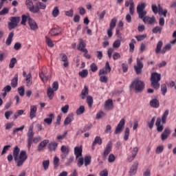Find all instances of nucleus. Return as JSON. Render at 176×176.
Returning a JSON list of instances; mask_svg holds the SVG:
<instances>
[{"label": "nucleus", "instance_id": "nucleus-15", "mask_svg": "<svg viewBox=\"0 0 176 176\" xmlns=\"http://www.w3.org/2000/svg\"><path fill=\"white\" fill-rule=\"evenodd\" d=\"M50 141L49 140H44L40 142V144L37 146V151L38 152H41V151H43L49 144Z\"/></svg>", "mask_w": 176, "mask_h": 176}, {"label": "nucleus", "instance_id": "nucleus-62", "mask_svg": "<svg viewBox=\"0 0 176 176\" xmlns=\"http://www.w3.org/2000/svg\"><path fill=\"white\" fill-rule=\"evenodd\" d=\"M105 116V113L104 111H100L96 114V119H102Z\"/></svg>", "mask_w": 176, "mask_h": 176}, {"label": "nucleus", "instance_id": "nucleus-5", "mask_svg": "<svg viewBox=\"0 0 176 176\" xmlns=\"http://www.w3.org/2000/svg\"><path fill=\"white\" fill-rule=\"evenodd\" d=\"M161 79L162 75L160 74H158L157 72L152 73L151 78V87L157 90V89L160 87V83H159V82H160Z\"/></svg>", "mask_w": 176, "mask_h": 176}, {"label": "nucleus", "instance_id": "nucleus-44", "mask_svg": "<svg viewBox=\"0 0 176 176\" xmlns=\"http://www.w3.org/2000/svg\"><path fill=\"white\" fill-rule=\"evenodd\" d=\"M17 63V59L16 58H12L9 64L10 68H14V64Z\"/></svg>", "mask_w": 176, "mask_h": 176}, {"label": "nucleus", "instance_id": "nucleus-61", "mask_svg": "<svg viewBox=\"0 0 176 176\" xmlns=\"http://www.w3.org/2000/svg\"><path fill=\"white\" fill-rule=\"evenodd\" d=\"M18 93L21 97L24 96V87H20L18 88Z\"/></svg>", "mask_w": 176, "mask_h": 176}, {"label": "nucleus", "instance_id": "nucleus-31", "mask_svg": "<svg viewBox=\"0 0 176 176\" xmlns=\"http://www.w3.org/2000/svg\"><path fill=\"white\" fill-rule=\"evenodd\" d=\"M17 82H19V74H15L14 78L11 80V86L12 87H17Z\"/></svg>", "mask_w": 176, "mask_h": 176}, {"label": "nucleus", "instance_id": "nucleus-41", "mask_svg": "<svg viewBox=\"0 0 176 176\" xmlns=\"http://www.w3.org/2000/svg\"><path fill=\"white\" fill-rule=\"evenodd\" d=\"M85 112V106H80L77 110H76V115H82Z\"/></svg>", "mask_w": 176, "mask_h": 176}, {"label": "nucleus", "instance_id": "nucleus-7", "mask_svg": "<svg viewBox=\"0 0 176 176\" xmlns=\"http://www.w3.org/2000/svg\"><path fill=\"white\" fill-rule=\"evenodd\" d=\"M40 9L45 10V9H46V4L38 1L36 3V6L30 8V12H32V13H38Z\"/></svg>", "mask_w": 176, "mask_h": 176}, {"label": "nucleus", "instance_id": "nucleus-59", "mask_svg": "<svg viewBox=\"0 0 176 176\" xmlns=\"http://www.w3.org/2000/svg\"><path fill=\"white\" fill-rule=\"evenodd\" d=\"M49 164H50L49 160H45L43 162V167L44 170H47V168H49Z\"/></svg>", "mask_w": 176, "mask_h": 176}, {"label": "nucleus", "instance_id": "nucleus-13", "mask_svg": "<svg viewBox=\"0 0 176 176\" xmlns=\"http://www.w3.org/2000/svg\"><path fill=\"white\" fill-rule=\"evenodd\" d=\"M124 126V119H122L118 123L116 130L114 131V134H120L123 131V127Z\"/></svg>", "mask_w": 176, "mask_h": 176}, {"label": "nucleus", "instance_id": "nucleus-16", "mask_svg": "<svg viewBox=\"0 0 176 176\" xmlns=\"http://www.w3.org/2000/svg\"><path fill=\"white\" fill-rule=\"evenodd\" d=\"M138 168V161H135L132 165L129 173L130 176L135 175V173H137V170Z\"/></svg>", "mask_w": 176, "mask_h": 176}, {"label": "nucleus", "instance_id": "nucleus-26", "mask_svg": "<svg viewBox=\"0 0 176 176\" xmlns=\"http://www.w3.org/2000/svg\"><path fill=\"white\" fill-rule=\"evenodd\" d=\"M54 118V114L53 113H50L48 115V118L44 119L43 122L45 123H46V124L50 125L52 124V122H53V119Z\"/></svg>", "mask_w": 176, "mask_h": 176}, {"label": "nucleus", "instance_id": "nucleus-58", "mask_svg": "<svg viewBox=\"0 0 176 176\" xmlns=\"http://www.w3.org/2000/svg\"><path fill=\"white\" fill-rule=\"evenodd\" d=\"M52 90L54 91H57V90H58V82L57 81H55L53 82Z\"/></svg>", "mask_w": 176, "mask_h": 176}, {"label": "nucleus", "instance_id": "nucleus-3", "mask_svg": "<svg viewBox=\"0 0 176 176\" xmlns=\"http://www.w3.org/2000/svg\"><path fill=\"white\" fill-rule=\"evenodd\" d=\"M168 116V110H166L162 117V118H157L155 126L157 127V131L158 133H162L163 131V129H164V126L163 124H166L167 122V117ZM162 122L163 124H162Z\"/></svg>", "mask_w": 176, "mask_h": 176}, {"label": "nucleus", "instance_id": "nucleus-24", "mask_svg": "<svg viewBox=\"0 0 176 176\" xmlns=\"http://www.w3.org/2000/svg\"><path fill=\"white\" fill-rule=\"evenodd\" d=\"M87 96H89V87H87V86H85L84 89L81 91L80 97L82 100H85Z\"/></svg>", "mask_w": 176, "mask_h": 176}, {"label": "nucleus", "instance_id": "nucleus-20", "mask_svg": "<svg viewBox=\"0 0 176 176\" xmlns=\"http://www.w3.org/2000/svg\"><path fill=\"white\" fill-rule=\"evenodd\" d=\"M29 25L30 27V29L33 31H35V30H38V25L36 24V22L34 21L31 17L28 18Z\"/></svg>", "mask_w": 176, "mask_h": 176}, {"label": "nucleus", "instance_id": "nucleus-1", "mask_svg": "<svg viewBox=\"0 0 176 176\" xmlns=\"http://www.w3.org/2000/svg\"><path fill=\"white\" fill-rule=\"evenodd\" d=\"M146 8V4L145 3H142L138 4L137 6V13L138 14V18L142 20L145 24H153L155 23V16L149 17L146 16L147 12L145 10Z\"/></svg>", "mask_w": 176, "mask_h": 176}, {"label": "nucleus", "instance_id": "nucleus-2", "mask_svg": "<svg viewBox=\"0 0 176 176\" xmlns=\"http://www.w3.org/2000/svg\"><path fill=\"white\" fill-rule=\"evenodd\" d=\"M13 157L16 163L17 167H21V166L24 164L25 160L28 159V155H27V152L25 151H21L20 152L19 146H16L13 151Z\"/></svg>", "mask_w": 176, "mask_h": 176}, {"label": "nucleus", "instance_id": "nucleus-47", "mask_svg": "<svg viewBox=\"0 0 176 176\" xmlns=\"http://www.w3.org/2000/svg\"><path fill=\"white\" fill-rule=\"evenodd\" d=\"M85 162V166H89L90 164V162H91V157L90 156H86L84 160Z\"/></svg>", "mask_w": 176, "mask_h": 176}, {"label": "nucleus", "instance_id": "nucleus-40", "mask_svg": "<svg viewBox=\"0 0 176 176\" xmlns=\"http://www.w3.org/2000/svg\"><path fill=\"white\" fill-rule=\"evenodd\" d=\"M60 14V10H58V7L56 6L54 7L53 11H52V16L53 17H57Z\"/></svg>", "mask_w": 176, "mask_h": 176}, {"label": "nucleus", "instance_id": "nucleus-50", "mask_svg": "<svg viewBox=\"0 0 176 176\" xmlns=\"http://www.w3.org/2000/svg\"><path fill=\"white\" fill-rule=\"evenodd\" d=\"M91 72H96L98 69V67L96 66V63H91L90 65Z\"/></svg>", "mask_w": 176, "mask_h": 176}, {"label": "nucleus", "instance_id": "nucleus-37", "mask_svg": "<svg viewBox=\"0 0 176 176\" xmlns=\"http://www.w3.org/2000/svg\"><path fill=\"white\" fill-rule=\"evenodd\" d=\"M34 126H30L28 132V138L34 139Z\"/></svg>", "mask_w": 176, "mask_h": 176}, {"label": "nucleus", "instance_id": "nucleus-52", "mask_svg": "<svg viewBox=\"0 0 176 176\" xmlns=\"http://www.w3.org/2000/svg\"><path fill=\"white\" fill-rule=\"evenodd\" d=\"M113 47L115 49H118V47H120V40H116L114 41L113 44Z\"/></svg>", "mask_w": 176, "mask_h": 176}, {"label": "nucleus", "instance_id": "nucleus-29", "mask_svg": "<svg viewBox=\"0 0 176 176\" xmlns=\"http://www.w3.org/2000/svg\"><path fill=\"white\" fill-rule=\"evenodd\" d=\"M23 76L26 77L25 82H26L27 86L31 85V82H31V78H32V75H31V73H29L27 75V73H25V72H23Z\"/></svg>", "mask_w": 176, "mask_h": 176}, {"label": "nucleus", "instance_id": "nucleus-51", "mask_svg": "<svg viewBox=\"0 0 176 176\" xmlns=\"http://www.w3.org/2000/svg\"><path fill=\"white\" fill-rule=\"evenodd\" d=\"M60 163V159H58V157H55L54 158V166L55 167V168H57V167H58L59 164Z\"/></svg>", "mask_w": 176, "mask_h": 176}, {"label": "nucleus", "instance_id": "nucleus-27", "mask_svg": "<svg viewBox=\"0 0 176 176\" xmlns=\"http://www.w3.org/2000/svg\"><path fill=\"white\" fill-rule=\"evenodd\" d=\"M54 91L51 87H49L47 89V96L50 100H53V97H54Z\"/></svg>", "mask_w": 176, "mask_h": 176}, {"label": "nucleus", "instance_id": "nucleus-25", "mask_svg": "<svg viewBox=\"0 0 176 176\" xmlns=\"http://www.w3.org/2000/svg\"><path fill=\"white\" fill-rule=\"evenodd\" d=\"M74 120V113L69 114L64 121V126H68Z\"/></svg>", "mask_w": 176, "mask_h": 176}, {"label": "nucleus", "instance_id": "nucleus-48", "mask_svg": "<svg viewBox=\"0 0 176 176\" xmlns=\"http://www.w3.org/2000/svg\"><path fill=\"white\" fill-rule=\"evenodd\" d=\"M163 151H164V147L163 146H158L156 148L155 153L159 155L160 153H162V152H163Z\"/></svg>", "mask_w": 176, "mask_h": 176}, {"label": "nucleus", "instance_id": "nucleus-18", "mask_svg": "<svg viewBox=\"0 0 176 176\" xmlns=\"http://www.w3.org/2000/svg\"><path fill=\"white\" fill-rule=\"evenodd\" d=\"M60 56L61 57V61L63 62V67H65V68H67V67H69V62H68V56H67L65 54H60Z\"/></svg>", "mask_w": 176, "mask_h": 176}, {"label": "nucleus", "instance_id": "nucleus-54", "mask_svg": "<svg viewBox=\"0 0 176 176\" xmlns=\"http://www.w3.org/2000/svg\"><path fill=\"white\" fill-rule=\"evenodd\" d=\"M153 34H157V32L161 34L162 33V28H160L159 26H156L155 28H154L153 29Z\"/></svg>", "mask_w": 176, "mask_h": 176}, {"label": "nucleus", "instance_id": "nucleus-4", "mask_svg": "<svg viewBox=\"0 0 176 176\" xmlns=\"http://www.w3.org/2000/svg\"><path fill=\"white\" fill-rule=\"evenodd\" d=\"M131 90H135L136 93H141L145 89V83L138 78L133 80L130 85Z\"/></svg>", "mask_w": 176, "mask_h": 176}, {"label": "nucleus", "instance_id": "nucleus-28", "mask_svg": "<svg viewBox=\"0 0 176 176\" xmlns=\"http://www.w3.org/2000/svg\"><path fill=\"white\" fill-rule=\"evenodd\" d=\"M160 104L159 102V100L154 98L150 101V106L151 108H157L160 107Z\"/></svg>", "mask_w": 176, "mask_h": 176}, {"label": "nucleus", "instance_id": "nucleus-14", "mask_svg": "<svg viewBox=\"0 0 176 176\" xmlns=\"http://www.w3.org/2000/svg\"><path fill=\"white\" fill-rule=\"evenodd\" d=\"M162 46H163V41H160L157 45V47L155 49V53L159 54L162 53V54H164V53H166V52H167V50L166 49V47H163L162 50Z\"/></svg>", "mask_w": 176, "mask_h": 176}, {"label": "nucleus", "instance_id": "nucleus-32", "mask_svg": "<svg viewBox=\"0 0 176 176\" xmlns=\"http://www.w3.org/2000/svg\"><path fill=\"white\" fill-rule=\"evenodd\" d=\"M13 36H14V33L12 32L9 34L6 41L7 46H10V45H12V39H13Z\"/></svg>", "mask_w": 176, "mask_h": 176}, {"label": "nucleus", "instance_id": "nucleus-49", "mask_svg": "<svg viewBox=\"0 0 176 176\" xmlns=\"http://www.w3.org/2000/svg\"><path fill=\"white\" fill-rule=\"evenodd\" d=\"M24 130V126H22L19 128H16L13 130L12 135H16V133H19V131H23Z\"/></svg>", "mask_w": 176, "mask_h": 176}, {"label": "nucleus", "instance_id": "nucleus-6", "mask_svg": "<svg viewBox=\"0 0 176 176\" xmlns=\"http://www.w3.org/2000/svg\"><path fill=\"white\" fill-rule=\"evenodd\" d=\"M20 16H11L10 17V22L8 23V28L10 31L17 28L19 23H20Z\"/></svg>", "mask_w": 176, "mask_h": 176}, {"label": "nucleus", "instance_id": "nucleus-30", "mask_svg": "<svg viewBox=\"0 0 176 176\" xmlns=\"http://www.w3.org/2000/svg\"><path fill=\"white\" fill-rule=\"evenodd\" d=\"M60 34H61V30L57 28L52 29L50 31V35H51V36H57V35H60Z\"/></svg>", "mask_w": 176, "mask_h": 176}, {"label": "nucleus", "instance_id": "nucleus-22", "mask_svg": "<svg viewBox=\"0 0 176 176\" xmlns=\"http://www.w3.org/2000/svg\"><path fill=\"white\" fill-rule=\"evenodd\" d=\"M82 146H76L74 148V155H76V159H78V157L82 156Z\"/></svg>", "mask_w": 176, "mask_h": 176}, {"label": "nucleus", "instance_id": "nucleus-53", "mask_svg": "<svg viewBox=\"0 0 176 176\" xmlns=\"http://www.w3.org/2000/svg\"><path fill=\"white\" fill-rule=\"evenodd\" d=\"M40 78L41 80H43V82H47V80H49V77L45 76V74H43V72L40 74Z\"/></svg>", "mask_w": 176, "mask_h": 176}, {"label": "nucleus", "instance_id": "nucleus-63", "mask_svg": "<svg viewBox=\"0 0 176 176\" xmlns=\"http://www.w3.org/2000/svg\"><path fill=\"white\" fill-rule=\"evenodd\" d=\"M100 80L102 83H107V82H108V77L107 76H101L100 77Z\"/></svg>", "mask_w": 176, "mask_h": 176}, {"label": "nucleus", "instance_id": "nucleus-46", "mask_svg": "<svg viewBox=\"0 0 176 176\" xmlns=\"http://www.w3.org/2000/svg\"><path fill=\"white\" fill-rule=\"evenodd\" d=\"M161 91L163 96H166V93H167V85L166 84L161 85Z\"/></svg>", "mask_w": 176, "mask_h": 176}, {"label": "nucleus", "instance_id": "nucleus-12", "mask_svg": "<svg viewBox=\"0 0 176 176\" xmlns=\"http://www.w3.org/2000/svg\"><path fill=\"white\" fill-rule=\"evenodd\" d=\"M131 155H128L127 157V162L129 163L133 162L134 159H135V156H137L138 153V147H134L132 151H131Z\"/></svg>", "mask_w": 176, "mask_h": 176}, {"label": "nucleus", "instance_id": "nucleus-38", "mask_svg": "<svg viewBox=\"0 0 176 176\" xmlns=\"http://www.w3.org/2000/svg\"><path fill=\"white\" fill-rule=\"evenodd\" d=\"M129 13L131 16L134 14V1L130 0Z\"/></svg>", "mask_w": 176, "mask_h": 176}, {"label": "nucleus", "instance_id": "nucleus-36", "mask_svg": "<svg viewBox=\"0 0 176 176\" xmlns=\"http://www.w3.org/2000/svg\"><path fill=\"white\" fill-rule=\"evenodd\" d=\"M93 96H87V103L88 104V106L89 107V108H91V107H93Z\"/></svg>", "mask_w": 176, "mask_h": 176}, {"label": "nucleus", "instance_id": "nucleus-11", "mask_svg": "<svg viewBox=\"0 0 176 176\" xmlns=\"http://www.w3.org/2000/svg\"><path fill=\"white\" fill-rule=\"evenodd\" d=\"M137 75L142 74V68H144V64L141 63L140 58H137V65L133 67Z\"/></svg>", "mask_w": 176, "mask_h": 176}, {"label": "nucleus", "instance_id": "nucleus-45", "mask_svg": "<svg viewBox=\"0 0 176 176\" xmlns=\"http://www.w3.org/2000/svg\"><path fill=\"white\" fill-rule=\"evenodd\" d=\"M129 135H130V129L126 127L125 129V133L124 136V140H125V141H127V140H129Z\"/></svg>", "mask_w": 176, "mask_h": 176}, {"label": "nucleus", "instance_id": "nucleus-42", "mask_svg": "<svg viewBox=\"0 0 176 176\" xmlns=\"http://www.w3.org/2000/svg\"><path fill=\"white\" fill-rule=\"evenodd\" d=\"M93 143L94 144H95L96 145V144H98V145H101V144H102V140L100 136H96Z\"/></svg>", "mask_w": 176, "mask_h": 176}, {"label": "nucleus", "instance_id": "nucleus-23", "mask_svg": "<svg viewBox=\"0 0 176 176\" xmlns=\"http://www.w3.org/2000/svg\"><path fill=\"white\" fill-rule=\"evenodd\" d=\"M36 106H31L30 107V118L32 120L34 118H36Z\"/></svg>", "mask_w": 176, "mask_h": 176}, {"label": "nucleus", "instance_id": "nucleus-21", "mask_svg": "<svg viewBox=\"0 0 176 176\" xmlns=\"http://www.w3.org/2000/svg\"><path fill=\"white\" fill-rule=\"evenodd\" d=\"M104 108L105 109H113V101L112 99H109L104 102Z\"/></svg>", "mask_w": 176, "mask_h": 176}, {"label": "nucleus", "instance_id": "nucleus-34", "mask_svg": "<svg viewBox=\"0 0 176 176\" xmlns=\"http://www.w3.org/2000/svg\"><path fill=\"white\" fill-rule=\"evenodd\" d=\"M78 75L80 78H86L89 75V71L87 69H82L81 72H79Z\"/></svg>", "mask_w": 176, "mask_h": 176}, {"label": "nucleus", "instance_id": "nucleus-10", "mask_svg": "<svg viewBox=\"0 0 176 176\" xmlns=\"http://www.w3.org/2000/svg\"><path fill=\"white\" fill-rule=\"evenodd\" d=\"M109 72H111V66L109 65V62L107 61L104 68L99 71L98 75L99 76H101V75H107Z\"/></svg>", "mask_w": 176, "mask_h": 176}, {"label": "nucleus", "instance_id": "nucleus-55", "mask_svg": "<svg viewBox=\"0 0 176 176\" xmlns=\"http://www.w3.org/2000/svg\"><path fill=\"white\" fill-rule=\"evenodd\" d=\"M68 109H69V105L65 104L61 108V111L63 112V113H67Z\"/></svg>", "mask_w": 176, "mask_h": 176}, {"label": "nucleus", "instance_id": "nucleus-64", "mask_svg": "<svg viewBox=\"0 0 176 176\" xmlns=\"http://www.w3.org/2000/svg\"><path fill=\"white\" fill-rule=\"evenodd\" d=\"M100 176H108V170L104 169L100 171Z\"/></svg>", "mask_w": 176, "mask_h": 176}, {"label": "nucleus", "instance_id": "nucleus-35", "mask_svg": "<svg viewBox=\"0 0 176 176\" xmlns=\"http://www.w3.org/2000/svg\"><path fill=\"white\" fill-rule=\"evenodd\" d=\"M135 43H137V41H135V39L133 38L131 43H129V52L131 53H133V52H134V48L135 47V46L134 45Z\"/></svg>", "mask_w": 176, "mask_h": 176}, {"label": "nucleus", "instance_id": "nucleus-17", "mask_svg": "<svg viewBox=\"0 0 176 176\" xmlns=\"http://www.w3.org/2000/svg\"><path fill=\"white\" fill-rule=\"evenodd\" d=\"M78 50H80V52H87V49H86V43L83 41L82 39H80V43L78 44Z\"/></svg>", "mask_w": 176, "mask_h": 176}, {"label": "nucleus", "instance_id": "nucleus-19", "mask_svg": "<svg viewBox=\"0 0 176 176\" xmlns=\"http://www.w3.org/2000/svg\"><path fill=\"white\" fill-rule=\"evenodd\" d=\"M57 146H58V144L56 142H51L48 144L47 148L50 152H54L56 149H57Z\"/></svg>", "mask_w": 176, "mask_h": 176}, {"label": "nucleus", "instance_id": "nucleus-43", "mask_svg": "<svg viewBox=\"0 0 176 176\" xmlns=\"http://www.w3.org/2000/svg\"><path fill=\"white\" fill-rule=\"evenodd\" d=\"M25 5L27 7H28L30 12H31L30 8L35 6H34V3H32V0H26Z\"/></svg>", "mask_w": 176, "mask_h": 176}, {"label": "nucleus", "instance_id": "nucleus-9", "mask_svg": "<svg viewBox=\"0 0 176 176\" xmlns=\"http://www.w3.org/2000/svg\"><path fill=\"white\" fill-rule=\"evenodd\" d=\"M116 18H113L109 23V28L107 30L108 38H112V31L116 27Z\"/></svg>", "mask_w": 176, "mask_h": 176}, {"label": "nucleus", "instance_id": "nucleus-57", "mask_svg": "<svg viewBox=\"0 0 176 176\" xmlns=\"http://www.w3.org/2000/svg\"><path fill=\"white\" fill-rule=\"evenodd\" d=\"M135 38H136L137 41H138V42H140L141 41H144V39H145V38H146V34H142V35L136 36Z\"/></svg>", "mask_w": 176, "mask_h": 176}, {"label": "nucleus", "instance_id": "nucleus-33", "mask_svg": "<svg viewBox=\"0 0 176 176\" xmlns=\"http://www.w3.org/2000/svg\"><path fill=\"white\" fill-rule=\"evenodd\" d=\"M158 10H159L160 14H163L164 17L167 16V13H168L167 10H163V8H162L160 5L158 6Z\"/></svg>", "mask_w": 176, "mask_h": 176}, {"label": "nucleus", "instance_id": "nucleus-56", "mask_svg": "<svg viewBox=\"0 0 176 176\" xmlns=\"http://www.w3.org/2000/svg\"><path fill=\"white\" fill-rule=\"evenodd\" d=\"M27 19H30V16H27L25 15H22V21L21 22V24H22V25H25V23H27Z\"/></svg>", "mask_w": 176, "mask_h": 176}, {"label": "nucleus", "instance_id": "nucleus-60", "mask_svg": "<svg viewBox=\"0 0 176 176\" xmlns=\"http://www.w3.org/2000/svg\"><path fill=\"white\" fill-rule=\"evenodd\" d=\"M115 155L113 154H110L109 155V157H108V162L109 163H113V162H115Z\"/></svg>", "mask_w": 176, "mask_h": 176}, {"label": "nucleus", "instance_id": "nucleus-8", "mask_svg": "<svg viewBox=\"0 0 176 176\" xmlns=\"http://www.w3.org/2000/svg\"><path fill=\"white\" fill-rule=\"evenodd\" d=\"M112 151V142L109 141L108 144H107L103 153H102V157L105 160L107 159V156L111 153V151Z\"/></svg>", "mask_w": 176, "mask_h": 176}, {"label": "nucleus", "instance_id": "nucleus-39", "mask_svg": "<svg viewBox=\"0 0 176 176\" xmlns=\"http://www.w3.org/2000/svg\"><path fill=\"white\" fill-rule=\"evenodd\" d=\"M45 42L47 45L49 46V47H54V44L53 43V41L50 38L45 36Z\"/></svg>", "mask_w": 176, "mask_h": 176}]
</instances>
